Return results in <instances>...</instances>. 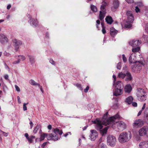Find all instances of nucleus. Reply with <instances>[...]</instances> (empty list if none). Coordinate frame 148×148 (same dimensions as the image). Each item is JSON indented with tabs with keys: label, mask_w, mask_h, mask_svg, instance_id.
I'll list each match as a JSON object with an SVG mask.
<instances>
[{
	"label": "nucleus",
	"mask_w": 148,
	"mask_h": 148,
	"mask_svg": "<svg viewBox=\"0 0 148 148\" xmlns=\"http://www.w3.org/2000/svg\"><path fill=\"white\" fill-rule=\"evenodd\" d=\"M119 117V114H117L115 115L110 117L109 118L105 120L103 119L102 121H103V122L97 119L92 121V122L95 124V128L97 130H99L100 131V134L101 135L103 136L105 135L107 133L108 126L105 127L103 129L101 130L103 127V125H110L112 128L114 129L116 131H117V129L121 130H123L125 129L126 127V125L125 123L122 121H119L115 123V120L118 119Z\"/></svg>",
	"instance_id": "obj_1"
},
{
	"label": "nucleus",
	"mask_w": 148,
	"mask_h": 148,
	"mask_svg": "<svg viewBox=\"0 0 148 148\" xmlns=\"http://www.w3.org/2000/svg\"><path fill=\"white\" fill-rule=\"evenodd\" d=\"M52 130L53 132L49 134L48 135L46 133H42L40 135V140H43L45 137H46L48 140H58V134L60 135H61L63 133L62 131L58 128H53Z\"/></svg>",
	"instance_id": "obj_2"
},
{
	"label": "nucleus",
	"mask_w": 148,
	"mask_h": 148,
	"mask_svg": "<svg viewBox=\"0 0 148 148\" xmlns=\"http://www.w3.org/2000/svg\"><path fill=\"white\" fill-rule=\"evenodd\" d=\"M127 20L124 21L122 24V27L125 28H130L132 27V23L134 20V18L132 12L130 11H127L126 13Z\"/></svg>",
	"instance_id": "obj_3"
},
{
	"label": "nucleus",
	"mask_w": 148,
	"mask_h": 148,
	"mask_svg": "<svg viewBox=\"0 0 148 148\" xmlns=\"http://www.w3.org/2000/svg\"><path fill=\"white\" fill-rule=\"evenodd\" d=\"M109 3L108 1H103L102 4L101 6V11H100L99 15V19L102 20L105 16L106 14L105 7L108 5Z\"/></svg>",
	"instance_id": "obj_4"
},
{
	"label": "nucleus",
	"mask_w": 148,
	"mask_h": 148,
	"mask_svg": "<svg viewBox=\"0 0 148 148\" xmlns=\"http://www.w3.org/2000/svg\"><path fill=\"white\" fill-rule=\"evenodd\" d=\"M131 137L130 134H129L126 132L122 133L119 136V140L120 143H123L129 140Z\"/></svg>",
	"instance_id": "obj_5"
},
{
	"label": "nucleus",
	"mask_w": 148,
	"mask_h": 148,
	"mask_svg": "<svg viewBox=\"0 0 148 148\" xmlns=\"http://www.w3.org/2000/svg\"><path fill=\"white\" fill-rule=\"evenodd\" d=\"M136 94L138 100L143 101L146 100V92L143 89L141 88H138Z\"/></svg>",
	"instance_id": "obj_6"
},
{
	"label": "nucleus",
	"mask_w": 148,
	"mask_h": 148,
	"mask_svg": "<svg viewBox=\"0 0 148 148\" xmlns=\"http://www.w3.org/2000/svg\"><path fill=\"white\" fill-rule=\"evenodd\" d=\"M107 144L110 146H114L116 142V139L115 136L112 135H108L107 138Z\"/></svg>",
	"instance_id": "obj_7"
},
{
	"label": "nucleus",
	"mask_w": 148,
	"mask_h": 148,
	"mask_svg": "<svg viewBox=\"0 0 148 148\" xmlns=\"http://www.w3.org/2000/svg\"><path fill=\"white\" fill-rule=\"evenodd\" d=\"M0 41L3 45H5L8 48H9L11 47L10 44L8 42V39L7 37L3 34H0Z\"/></svg>",
	"instance_id": "obj_8"
},
{
	"label": "nucleus",
	"mask_w": 148,
	"mask_h": 148,
	"mask_svg": "<svg viewBox=\"0 0 148 148\" xmlns=\"http://www.w3.org/2000/svg\"><path fill=\"white\" fill-rule=\"evenodd\" d=\"M142 65V64L140 62H136L134 65L132 66V70L134 72H138L141 70Z\"/></svg>",
	"instance_id": "obj_9"
},
{
	"label": "nucleus",
	"mask_w": 148,
	"mask_h": 148,
	"mask_svg": "<svg viewBox=\"0 0 148 148\" xmlns=\"http://www.w3.org/2000/svg\"><path fill=\"white\" fill-rule=\"evenodd\" d=\"M143 125V121L140 119H138L135 120L132 124L133 127L136 128L141 127Z\"/></svg>",
	"instance_id": "obj_10"
},
{
	"label": "nucleus",
	"mask_w": 148,
	"mask_h": 148,
	"mask_svg": "<svg viewBox=\"0 0 148 148\" xmlns=\"http://www.w3.org/2000/svg\"><path fill=\"white\" fill-rule=\"evenodd\" d=\"M147 127L144 126L140 129L138 131L139 134L141 136H145L147 137Z\"/></svg>",
	"instance_id": "obj_11"
},
{
	"label": "nucleus",
	"mask_w": 148,
	"mask_h": 148,
	"mask_svg": "<svg viewBox=\"0 0 148 148\" xmlns=\"http://www.w3.org/2000/svg\"><path fill=\"white\" fill-rule=\"evenodd\" d=\"M13 45L15 47V50L17 51L19 48V46L22 44L21 42L16 39L12 40Z\"/></svg>",
	"instance_id": "obj_12"
},
{
	"label": "nucleus",
	"mask_w": 148,
	"mask_h": 148,
	"mask_svg": "<svg viewBox=\"0 0 148 148\" xmlns=\"http://www.w3.org/2000/svg\"><path fill=\"white\" fill-rule=\"evenodd\" d=\"M91 133L90 134L89 137L91 140L94 141L96 138L98 136V133L95 130H90Z\"/></svg>",
	"instance_id": "obj_13"
},
{
	"label": "nucleus",
	"mask_w": 148,
	"mask_h": 148,
	"mask_svg": "<svg viewBox=\"0 0 148 148\" xmlns=\"http://www.w3.org/2000/svg\"><path fill=\"white\" fill-rule=\"evenodd\" d=\"M129 43L130 45L133 47H135L141 44V42L139 40H133L130 41Z\"/></svg>",
	"instance_id": "obj_14"
},
{
	"label": "nucleus",
	"mask_w": 148,
	"mask_h": 148,
	"mask_svg": "<svg viewBox=\"0 0 148 148\" xmlns=\"http://www.w3.org/2000/svg\"><path fill=\"white\" fill-rule=\"evenodd\" d=\"M129 61L130 63H135L137 62L136 60L135 53H132L131 54L129 58Z\"/></svg>",
	"instance_id": "obj_15"
},
{
	"label": "nucleus",
	"mask_w": 148,
	"mask_h": 148,
	"mask_svg": "<svg viewBox=\"0 0 148 148\" xmlns=\"http://www.w3.org/2000/svg\"><path fill=\"white\" fill-rule=\"evenodd\" d=\"M139 148H148V141L140 142L139 144Z\"/></svg>",
	"instance_id": "obj_16"
},
{
	"label": "nucleus",
	"mask_w": 148,
	"mask_h": 148,
	"mask_svg": "<svg viewBox=\"0 0 148 148\" xmlns=\"http://www.w3.org/2000/svg\"><path fill=\"white\" fill-rule=\"evenodd\" d=\"M119 5V2L117 0H115L113 1V5L111 8L112 10L113 11H115L118 8Z\"/></svg>",
	"instance_id": "obj_17"
},
{
	"label": "nucleus",
	"mask_w": 148,
	"mask_h": 148,
	"mask_svg": "<svg viewBox=\"0 0 148 148\" xmlns=\"http://www.w3.org/2000/svg\"><path fill=\"white\" fill-rule=\"evenodd\" d=\"M25 59V57L23 56H19L18 60L16 61L13 62V64H18L20 63L21 61H24Z\"/></svg>",
	"instance_id": "obj_18"
},
{
	"label": "nucleus",
	"mask_w": 148,
	"mask_h": 148,
	"mask_svg": "<svg viewBox=\"0 0 148 148\" xmlns=\"http://www.w3.org/2000/svg\"><path fill=\"white\" fill-rule=\"evenodd\" d=\"M123 89L116 88L114 93V95L116 96H118L121 95L122 94V90Z\"/></svg>",
	"instance_id": "obj_19"
},
{
	"label": "nucleus",
	"mask_w": 148,
	"mask_h": 148,
	"mask_svg": "<svg viewBox=\"0 0 148 148\" xmlns=\"http://www.w3.org/2000/svg\"><path fill=\"white\" fill-rule=\"evenodd\" d=\"M32 26L33 27H36V20L34 18H31L29 21Z\"/></svg>",
	"instance_id": "obj_20"
},
{
	"label": "nucleus",
	"mask_w": 148,
	"mask_h": 148,
	"mask_svg": "<svg viewBox=\"0 0 148 148\" xmlns=\"http://www.w3.org/2000/svg\"><path fill=\"white\" fill-rule=\"evenodd\" d=\"M116 87V88L117 89H123V86L122 83L120 81L117 82L114 85Z\"/></svg>",
	"instance_id": "obj_21"
},
{
	"label": "nucleus",
	"mask_w": 148,
	"mask_h": 148,
	"mask_svg": "<svg viewBox=\"0 0 148 148\" xmlns=\"http://www.w3.org/2000/svg\"><path fill=\"white\" fill-rule=\"evenodd\" d=\"M105 20L107 23L109 24H111L113 21L112 17L109 16L106 17Z\"/></svg>",
	"instance_id": "obj_22"
},
{
	"label": "nucleus",
	"mask_w": 148,
	"mask_h": 148,
	"mask_svg": "<svg viewBox=\"0 0 148 148\" xmlns=\"http://www.w3.org/2000/svg\"><path fill=\"white\" fill-rule=\"evenodd\" d=\"M132 90V87L130 85H126L125 88V90L126 92L129 93Z\"/></svg>",
	"instance_id": "obj_23"
},
{
	"label": "nucleus",
	"mask_w": 148,
	"mask_h": 148,
	"mask_svg": "<svg viewBox=\"0 0 148 148\" xmlns=\"http://www.w3.org/2000/svg\"><path fill=\"white\" fill-rule=\"evenodd\" d=\"M133 100V98L132 97L130 96L127 97L125 100V102L130 104L132 103Z\"/></svg>",
	"instance_id": "obj_24"
},
{
	"label": "nucleus",
	"mask_w": 148,
	"mask_h": 148,
	"mask_svg": "<svg viewBox=\"0 0 148 148\" xmlns=\"http://www.w3.org/2000/svg\"><path fill=\"white\" fill-rule=\"evenodd\" d=\"M117 32L116 30H115L113 27H112L110 29V34L112 36L115 35Z\"/></svg>",
	"instance_id": "obj_25"
},
{
	"label": "nucleus",
	"mask_w": 148,
	"mask_h": 148,
	"mask_svg": "<svg viewBox=\"0 0 148 148\" xmlns=\"http://www.w3.org/2000/svg\"><path fill=\"white\" fill-rule=\"evenodd\" d=\"M125 76L126 77V80L127 81H131L132 79V77L130 73L129 72H127Z\"/></svg>",
	"instance_id": "obj_26"
},
{
	"label": "nucleus",
	"mask_w": 148,
	"mask_h": 148,
	"mask_svg": "<svg viewBox=\"0 0 148 148\" xmlns=\"http://www.w3.org/2000/svg\"><path fill=\"white\" fill-rule=\"evenodd\" d=\"M28 57L29 61L31 64H33L35 62V60L34 57L32 55H28Z\"/></svg>",
	"instance_id": "obj_27"
},
{
	"label": "nucleus",
	"mask_w": 148,
	"mask_h": 148,
	"mask_svg": "<svg viewBox=\"0 0 148 148\" xmlns=\"http://www.w3.org/2000/svg\"><path fill=\"white\" fill-rule=\"evenodd\" d=\"M35 138V136H30L27 139L28 142L29 143H32L33 140Z\"/></svg>",
	"instance_id": "obj_28"
},
{
	"label": "nucleus",
	"mask_w": 148,
	"mask_h": 148,
	"mask_svg": "<svg viewBox=\"0 0 148 148\" xmlns=\"http://www.w3.org/2000/svg\"><path fill=\"white\" fill-rule=\"evenodd\" d=\"M90 8L94 12H96L97 10V7L94 5H92L90 6Z\"/></svg>",
	"instance_id": "obj_29"
},
{
	"label": "nucleus",
	"mask_w": 148,
	"mask_h": 148,
	"mask_svg": "<svg viewBox=\"0 0 148 148\" xmlns=\"http://www.w3.org/2000/svg\"><path fill=\"white\" fill-rule=\"evenodd\" d=\"M101 24L102 27V32L103 34H105L106 32V30L105 29V27H104V25L103 23L101 22Z\"/></svg>",
	"instance_id": "obj_30"
},
{
	"label": "nucleus",
	"mask_w": 148,
	"mask_h": 148,
	"mask_svg": "<svg viewBox=\"0 0 148 148\" xmlns=\"http://www.w3.org/2000/svg\"><path fill=\"white\" fill-rule=\"evenodd\" d=\"M140 50V48L139 47L136 48H133L132 49V51L134 53H135L138 52Z\"/></svg>",
	"instance_id": "obj_31"
},
{
	"label": "nucleus",
	"mask_w": 148,
	"mask_h": 148,
	"mask_svg": "<svg viewBox=\"0 0 148 148\" xmlns=\"http://www.w3.org/2000/svg\"><path fill=\"white\" fill-rule=\"evenodd\" d=\"M29 83L33 85H36L37 84L32 79H31L29 81Z\"/></svg>",
	"instance_id": "obj_32"
},
{
	"label": "nucleus",
	"mask_w": 148,
	"mask_h": 148,
	"mask_svg": "<svg viewBox=\"0 0 148 148\" xmlns=\"http://www.w3.org/2000/svg\"><path fill=\"white\" fill-rule=\"evenodd\" d=\"M125 75H126L121 72L119 74L118 77L119 78H123L125 76Z\"/></svg>",
	"instance_id": "obj_33"
},
{
	"label": "nucleus",
	"mask_w": 148,
	"mask_h": 148,
	"mask_svg": "<svg viewBox=\"0 0 148 148\" xmlns=\"http://www.w3.org/2000/svg\"><path fill=\"white\" fill-rule=\"evenodd\" d=\"M27 104H28V103H23V110L24 111H26L27 110V107H26V105Z\"/></svg>",
	"instance_id": "obj_34"
},
{
	"label": "nucleus",
	"mask_w": 148,
	"mask_h": 148,
	"mask_svg": "<svg viewBox=\"0 0 148 148\" xmlns=\"http://www.w3.org/2000/svg\"><path fill=\"white\" fill-rule=\"evenodd\" d=\"M122 58L123 62H126L127 61V58L125 56V55L123 54L122 55Z\"/></svg>",
	"instance_id": "obj_35"
},
{
	"label": "nucleus",
	"mask_w": 148,
	"mask_h": 148,
	"mask_svg": "<svg viewBox=\"0 0 148 148\" xmlns=\"http://www.w3.org/2000/svg\"><path fill=\"white\" fill-rule=\"evenodd\" d=\"M75 85L80 90H82L83 88L81 87V85L79 84H75Z\"/></svg>",
	"instance_id": "obj_36"
},
{
	"label": "nucleus",
	"mask_w": 148,
	"mask_h": 148,
	"mask_svg": "<svg viewBox=\"0 0 148 148\" xmlns=\"http://www.w3.org/2000/svg\"><path fill=\"white\" fill-rule=\"evenodd\" d=\"M117 68L118 69H120L121 67V63L119 62L117 65Z\"/></svg>",
	"instance_id": "obj_37"
},
{
	"label": "nucleus",
	"mask_w": 148,
	"mask_h": 148,
	"mask_svg": "<svg viewBox=\"0 0 148 148\" xmlns=\"http://www.w3.org/2000/svg\"><path fill=\"white\" fill-rule=\"evenodd\" d=\"M100 148H107L106 145L104 143H102L100 145Z\"/></svg>",
	"instance_id": "obj_38"
},
{
	"label": "nucleus",
	"mask_w": 148,
	"mask_h": 148,
	"mask_svg": "<svg viewBox=\"0 0 148 148\" xmlns=\"http://www.w3.org/2000/svg\"><path fill=\"white\" fill-rule=\"evenodd\" d=\"M15 87L16 89V90L18 92H19L20 91V89L19 87L17 86V85H15Z\"/></svg>",
	"instance_id": "obj_39"
},
{
	"label": "nucleus",
	"mask_w": 148,
	"mask_h": 148,
	"mask_svg": "<svg viewBox=\"0 0 148 148\" xmlns=\"http://www.w3.org/2000/svg\"><path fill=\"white\" fill-rule=\"evenodd\" d=\"M97 24L96 25V27L98 29V25H100V21L99 20H97L96 21Z\"/></svg>",
	"instance_id": "obj_40"
},
{
	"label": "nucleus",
	"mask_w": 148,
	"mask_h": 148,
	"mask_svg": "<svg viewBox=\"0 0 148 148\" xmlns=\"http://www.w3.org/2000/svg\"><path fill=\"white\" fill-rule=\"evenodd\" d=\"M0 131L3 134L4 136H7L8 135V133H5L4 132L1 131V130H0Z\"/></svg>",
	"instance_id": "obj_41"
},
{
	"label": "nucleus",
	"mask_w": 148,
	"mask_h": 148,
	"mask_svg": "<svg viewBox=\"0 0 148 148\" xmlns=\"http://www.w3.org/2000/svg\"><path fill=\"white\" fill-rule=\"evenodd\" d=\"M4 56H9L10 55V54L7 52H5L4 53Z\"/></svg>",
	"instance_id": "obj_42"
},
{
	"label": "nucleus",
	"mask_w": 148,
	"mask_h": 148,
	"mask_svg": "<svg viewBox=\"0 0 148 148\" xmlns=\"http://www.w3.org/2000/svg\"><path fill=\"white\" fill-rule=\"evenodd\" d=\"M145 30L146 32L148 34V23L146 24L145 25Z\"/></svg>",
	"instance_id": "obj_43"
},
{
	"label": "nucleus",
	"mask_w": 148,
	"mask_h": 148,
	"mask_svg": "<svg viewBox=\"0 0 148 148\" xmlns=\"http://www.w3.org/2000/svg\"><path fill=\"white\" fill-rule=\"evenodd\" d=\"M132 105L134 106V107H136L137 106V103L136 102H132Z\"/></svg>",
	"instance_id": "obj_44"
},
{
	"label": "nucleus",
	"mask_w": 148,
	"mask_h": 148,
	"mask_svg": "<svg viewBox=\"0 0 148 148\" xmlns=\"http://www.w3.org/2000/svg\"><path fill=\"white\" fill-rule=\"evenodd\" d=\"M128 3H131L134 2V0H125Z\"/></svg>",
	"instance_id": "obj_45"
},
{
	"label": "nucleus",
	"mask_w": 148,
	"mask_h": 148,
	"mask_svg": "<svg viewBox=\"0 0 148 148\" xmlns=\"http://www.w3.org/2000/svg\"><path fill=\"white\" fill-rule=\"evenodd\" d=\"M89 87L88 86H87L86 89H84V92H87L88 90H89Z\"/></svg>",
	"instance_id": "obj_46"
},
{
	"label": "nucleus",
	"mask_w": 148,
	"mask_h": 148,
	"mask_svg": "<svg viewBox=\"0 0 148 148\" xmlns=\"http://www.w3.org/2000/svg\"><path fill=\"white\" fill-rule=\"evenodd\" d=\"M113 77L114 78V81H113V85H114V83L116 81V76L114 75H113Z\"/></svg>",
	"instance_id": "obj_47"
},
{
	"label": "nucleus",
	"mask_w": 148,
	"mask_h": 148,
	"mask_svg": "<svg viewBox=\"0 0 148 148\" xmlns=\"http://www.w3.org/2000/svg\"><path fill=\"white\" fill-rule=\"evenodd\" d=\"M135 10L136 12H138L140 11L139 9L138 8V7L137 6H136V7Z\"/></svg>",
	"instance_id": "obj_48"
},
{
	"label": "nucleus",
	"mask_w": 148,
	"mask_h": 148,
	"mask_svg": "<svg viewBox=\"0 0 148 148\" xmlns=\"http://www.w3.org/2000/svg\"><path fill=\"white\" fill-rule=\"evenodd\" d=\"M17 99L18 103H21V101L20 97L18 96L17 97Z\"/></svg>",
	"instance_id": "obj_49"
},
{
	"label": "nucleus",
	"mask_w": 148,
	"mask_h": 148,
	"mask_svg": "<svg viewBox=\"0 0 148 148\" xmlns=\"http://www.w3.org/2000/svg\"><path fill=\"white\" fill-rule=\"evenodd\" d=\"M5 68L8 70V71H10V69L8 67V65L6 64H5Z\"/></svg>",
	"instance_id": "obj_50"
},
{
	"label": "nucleus",
	"mask_w": 148,
	"mask_h": 148,
	"mask_svg": "<svg viewBox=\"0 0 148 148\" xmlns=\"http://www.w3.org/2000/svg\"><path fill=\"white\" fill-rule=\"evenodd\" d=\"M49 62L52 64H55L54 62L52 59H50L49 60Z\"/></svg>",
	"instance_id": "obj_51"
},
{
	"label": "nucleus",
	"mask_w": 148,
	"mask_h": 148,
	"mask_svg": "<svg viewBox=\"0 0 148 148\" xmlns=\"http://www.w3.org/2000/svg\"><path fill=\"white\" fill-rule=\"evenodd\" d=\"M146 106V103H144L143 106L141 110L143 111V110H144Z\"/></svg>",
	"instance_id": "obj_52"
},
{
	"label": "nucleus",
	"mask_w": 148,
	"mask_h": 148,
	"mask_svg": "<svg viewBox=\"0 0 148 148\" xmlns=\"http://www.w3.org/2000/svg\"><path fill=\"white\" fill-rule=\"evenodd\" d=\"M46 144L47 142H45L43 143L41 146L42 148H44V147L46 145Z\"/></svg>",
	"instance_id": "obj_53"
},
{
	"label": "nucleus",
	"mask_w": 148,
	"mask_h": 148,
	"mask_svg": "<svg viewBox=\"0 0 148 148\" xmlns=\"http://www.w3.org/2000/svg\"><path fill=\"white\" fill-rule=\"evenodd\" d=\"M8 77L9 76L8 75H5L4 76V78L5 79H8Z\"/></svg>",
	"instance_id": "obj_54"
},
{
	"label": "nucleus",
	"mask_w": 148,
	"mask_h": 148,
	"mask_svg": "<svg viewBox=\"0 0 148 148\" xmlns=\"http://www.w3.org/2000/svg\"><path fill=\"white\" fill-rule=\"evenodd\" d=\"M142 112H143V110H141L137 114V116H139L141 114Z\"/></svg>",
	"instance_id": "obj_55"
},
{
	"label": "nucleus",
	"mask_w": 148,
	"mask_h": 148,
	"mask_svg": "<svg viewBox=\"0 0 148 148\" xmlns=\"http://www.w3.org/2000/svg\"><path fill=\"white\" fill-rule=\"evenodd\" d=\"M48 129L49 130H51L52 128V126L51 125H49L47 127Z\"/></svg>",
	"instance_id": "obj_56"
},
{
	"label": "nucleus",
	"mask_w": 148,
	"mask_h": 148,
	"mask_svg": "<svg viewBox=\"0 0 148 148\" xmlns=\"http://www.w3.org/2000/svg\"><path fill=\"white\" fill-rule=\"evenodd\" d=\"M25 137H26V138H27V139L29 137L28 134L27 133H25Z\"/></svg>",
	"instance_id": "obj_57"
},
{
	"label": "nucleus",
	"mask_w": 148,
	"mask_h": 148,
	"mask_svg": "<svg viewBox=\"0 0 148 148\" xmlns=\"http://www.w3.org/2000/svg\"><path fill=\"white\" fill-rule=\"evenodd\" d=\"M144 116L146 119L148 120V114H145Z\"/></svg>",
	"instance_id": "obj_58"
},
{
	"label": "nucleus",
	"mask_w": 148,
	"mask_h": 148,
	"mask_svg": "<svg viewBox=\"0 0 148 148\" xmlns=\"http://www.w3.org/2000/svg\"><path fill=\"white\" fill-rule=\"evenodd\" d=\"M69 134H71L70 132H68V133H66L65 134H64V136L65 137L67 136Z\"/></svg>",
	"instance_id": "obj_59"
},
{
	"label": "nucleus",
	"mask_w": 148,
	"mask_h": 148,
	"mask_svg": "<svg viewBox=\"0 0 148 148\" xmlns=\"http://www.w3.org/2000/svg\"><path fill=\"white\" fill-rule=\"evenodd\" d=\"M29 124H30V127H31V129L33 126V123H32V122H30V123H29Z\"/></svg>",
	"instance_id": "obj_60"
},
{
	"label": "nucleus",
	"mask_w": 148,
	"mask_h": 148,
	"mask_svg": "<svg viewBox=\"0 0 148 148\" xmlns=\"http://www.w3.org/2000/svg\"><path fill=\"white\" fill-rule=\"evenodd\" d=\"M11 5H8V6H7V9H8V10H9V9L10 8H11Z\"/></svg>",
	"instance_id": "obj_61"
},
{
	"label": "nucleus",
	"mask_w": 148,
	"mask_h": 148,
	"mask_svg": "<svg viewBox=\"0 0 148 148\" xmlns=\"http://www.w3.org/2000/svg\"><path fill=\"white\" fill-rule=\"evenodd\" d=\"M34 133L35 134H36L37 132V129H36V128H35L34 130Z\"/></svg>",
	"instance_id": "obj_62"
},
{
	"label": "nucleus",
	"mask_w": 148,
	"mask_h": 148,
	"mask_svg": "<svg viewBox=\"0 0 148 148\" xmlns=\"http://www.w3.org/2000/svg\"><path fill=\"white\" fill-rule=\"evenodd\" d=\"M142 38H147V36L145 35H143V36Z\"/></svg>",
	"instance_id": "obj_63"
},
{
	"label": "nucleus",
	"mask_w": 148,
	"mask_h": 148,
	"mask_svg": "<svg viewBox=\"0 0 148 148\" xmlns=\"http://www.w3.org/2000/svg\"><path fill=\"white\" fill-rule=\"evenodd\" d=\"M140 138L139 136H138L137 137H136V140H140Z\"/></svg>",
	"instance_id": "obj_64"
}]
</instances>
